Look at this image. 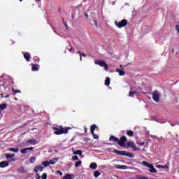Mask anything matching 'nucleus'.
Segmentation results:
<instances>
[{"instance_id": "f257e3e1", "label": "nucleus", "mask_w": 179, "mask_h": 179, "mask_svg": "<svg viewBox=\"0 0 179 179\" xmlns=\"http://www.w3.org/2000/svg\"><path fill=\"white\" fill-rule=\"evenodd\" d=\"M52 129L54 130V134L55 135H62L64 134H68V131L71 129L70 127L64 128L62 126H57L53 127Z\"/></svg>"}, {"instance_id": "f03ea898", "label": "nucleus", "mask_w": 179, "mask_h": 179, "mask_svg": "<svg viewBox=\"0 0 179 179\" xmlns=\"http://www.w3.org/2000/svg\"><path fill=\"white\" fill-rule=\"evenodd\" d=\"M113 152L114 153H116V155H119L120 156H127V157H134V155L127 151H120L117 150H115Z\"/></svg>"}, {"instance_id": "7ed1b4c3", "label": "nucleus", "mask_w": 179, "mask_h": 179, "mask_svg": "<svg viewBox=\"0 0 179 179\" xmlns=\"http://www.w3.org/2000/svg\"><path fill=\"white\" fill-rule=\"evenodd\" d=\"M143 166H145V167H148L150 173H157V170H156V168L153 166V164H149L146 162H143Z\"/></svg>"}, {"instance_id": "20e7f679", "label": "nucleus", "mask_w": 179, "mask_h": 179, "mask_svg": "<svg viewBox=\"0 0 179 179\" xmlns=\"http://www.w3.org/2000/svg\"><path fill=\"white\" fill-rule=\"evenodd\" d=\"M94 62L96 65H99V66H102V68H104L105 71H107L108 65H107L105 62L102 60H95Z\"/></svg>"}, {"instance_id": "39448f33", "label": "nucleus", "mask_w": 179, "mask_h": 179, "mask_svg": "<svg viewBox=\"0 0 179 179\" xmlns=\"http://www.w3.org/2000/svg\"><path fill=\"white\" fill-rule=\"evenodd\" d=\"M152 99L154 101L159 103L160 101V92L155 91L152 93Z\"/></svg>"}, {"instance_id": "423d86ee", "label": "nucleus", "mask_w": 179, "mask_h": 179, "mask_svg": "<svg viewBox=\"0 0 179 179\" xmlns=\"http://www.w3.org/2000/svg\"><path fill=\"white\" fill-rule=\"evenodd\" d=\"M115 24L119 27L120 29H121V27H124L125 26H127V21L125 20H122L121 22H115Z\"/></svg>"}, {"instance_id": "0eeeda50", "label": "nucleus", "mask_w": 179, "mask_h": 179, "mask_svg": "<svg viewBox=\"0 0 179 179\" xmlns=\"http://www.w3.org/2000/svg\"><path fill=\"white\" fill-rule=\"evenodd\" d=\"M127 141V137L122 136L120 140H118L117 143L122 148H125V142Z\"/></svg>"}, {"instance_id": "6e6552de", "label": "nucleus", "mask_w": 179, "mask_h": 179, "mask_svg": "<svg viewBox=\"0 0 179 179\" xmlns=\"http://www.w3.org/2000/svg\"><path fill=\"white\" fill-rule=\"evenodd\" d=\"M127 146H129V148H132L134 150H139V148H136V145L134 141H129L127 143Z\"/></svg>"}, {"instance_id": "1a4fd4ad", "label": "nucleus", "mask_w": 179, "mask_h": 179, "mask_svg": "<svg viewBox=\"0 0 179 179\" xmlns=\"http://www.w3.org/2000/svg\"><path fill=\"white\" fill-rule=\"evenodd\" d=\"M135 96H139V92L131 90L129 92V97H135Z\"/></svg>"}, {"instance_id": "9d476101", "label": "nucleus", "mask_w": 179, "mask_h": 179, "mask_svg": "<svg viewBox=\"0 0 179 179\" xmlns=\"http://www.w3.org/2000/svg\"><path fill=\"white\" fill-rule=\"evenodd\" d=\"M9 166V162L8 161H2L0 162V168L5 169V167H8Z\"/></svg>"}, {"instance_id": "9b49d317", "label": "nucleus", "mask_w": 179, "mask_h": 179, "mask_svg": "<svg viewBox=\"0 0 179 179\" xmlns=\"http://www.w3.org/2000/svg\"><path fill=\"white\" fill-rule=\"evenodd\" d=\"M43 169L44 166H43L42 165H38L34 167V171L35 173H38V171H43Z\"/></svg>"}, {"instance_id": "f8f14e48", "label": "nucleus", "mask_w": 179, "mask_h": 179, "mask_svg": "<svg viewBox=\"0 0 179 179\" xmlns=\"http://www.w3.org/2000/svg\"><path fill=\"white\" fill-rule=\"evenodd\" d=\"M116 72H117V73H119L120 76H125V72L122 69H117L116 70Z\"/></svg>"}, {"instance_id": "ddd939ff", "label": "nucleus", "mask_w": 179, "mask_h": 179, "mask_svg": "<svg viewBox=\"0 0 179 179\" xmlns=\"http://www.w3.org/2000/svg\"><path fill=\"white\" fill-rule=\"evenodd\" d=\"M33 149H34V148L33 147L24 148L23 150H21V153H22V155H24L26 154V152H27V150H33Z\"/></svg>"}, {"instance_id": "4468645a", "label": "nucleus", "mask_w": 179, "mask_h": 179, "mask_svg": "<svg viewBox=\"0 0 179 179\" xmlns=\"http://www.w3.org/2000/svg\"><path fill=\"white\" fill-rule=\"evenodd\" d=\"M90 169H92V170H96L97 169V164L92 162L90 165Z\"/></svg>"}, {"instance_id": "2eb2a0df", "label": "nucleus", "mask_w": 179, "mask_h": 179, "mask_svg": "<svg viewBox=\"0 0 179 179\" xmlns=\"http://www.w3.org/2000/svg\"><path fill=\"white\" fill-rule=\"evenodd\" d=\"M24 57L25 58L26 61L27 62L30 61V53L29 52L24 53Z\"/></svg>"}, {"instance_id": "dca6fc26", "label": "nucleus", "mask_w": 179, "mask_h": 179, "mask_svg": "<svg viewBox=\"0 0 179 179\" xmlns=\"http://www.w3.org/2000/svg\"><path fill=\"white\" fill-rule=\"evenodd\" d=\"M27 143H29V145H36L37 144V141L34 139H31V140H29L27 141Z\"/></svg>"}, {"instance_id": "f3484780", "label": "nucleus", "mask_w": 179, "mask_h": 179, "mask_svg": "<svg viewBox=\"0 0 179 179\" xmlns=\"http://www.w3.org/2000/svg\"><path fill=\"white\" fill-rule=\"evenodd\" d=\"M63 179H73V175L66 174L63 177Z\"/></svg>"}, {"instance_id": "a211bd4d", "label": "nucleus", "mask_w": 179, "mask_h": 179, "mask_svg": "<svg viewBox=\"0 0 179 179\" xmlns=\"http://www.w3.org/2000/svg\"><path fill=\"white\" fill-rule=\"evenodd\" d=\"M57 162H58V159H56V158H55V159H50V160L49 161V165H50V164H55Z\"/></svg>"}, {"instance_id": "6ab92c4d", "label": "nucleus", "mask_w": 179, "mask_h": 179, "mask_svg": "<svg viewBox=\"0 0 179 179\" xmlns=\"http://www.w3.org/2000/svg\"><path fill=\"white\" fill-rule=\"evenodd\" d=\"M116 169H122V170H126V169H127V167L125 165H117L116 166Z\"/></svg>"}, {"instance_id": "aec40b11", "label": "nucleus", "mask_w": 179, "mask_h": 179, "mask_svg": "<svg viewBox=\"0 0 179 179\" xmlns=\"http://www.w3.org/2000/svg\"><path fill=\"white\" fill-rule=\"evenodd\" d=\"M110 141H112L113 142H118V138L111 136L110 137Z\"/></svg>"}, {"instance_id": "412c9836", "label": "nucleus", "mask_w": 179, "mask_h": 179, "mask_svg": "<svg viewBox=\"0 0 179 179\" xmlns=\"http://www.w3.org/2000/svg\"><path fill=\"white\" fill-rule=\"evenodd\" d=\"M9 152H13L14 153H17L19 152V148H8Z\"/></svg>"}, {"instance_id": "4be33fe9", "label": "nucleus", "mask_w": 179, "mask_h": 179, "mask_svg": "<svg viewBox=\"0 0 179 179\" xmlns=\"http://www.w3.org/2000/svg\"><path fill=\"white\" fill-rule=\"evenodd\" d=\"M39 66L37 64H33L32 65V71H38Z\"/></svg>"}, {"instance_id": "5701e85b", "label": "nucleus", "mask_w": 179, "mask_h": 179, "mask_svg": "<svg viewBox=\"0 0 179 179\" xmlns=\"http://www.w3.org/2000/svg\"><path fill=\"white\" fill-rule=\"evenodd\" d=\"M42 166H43L44 167H48V166H50V162L49 161H44L42 162Z\"/></svg>"}, {"instance_id": "b1692460", "label": "nucleus", "mask_w": 179, "mask_h": 179, "mask_svg": "<svg viewBox=\"0 0 179 179\" xmlns=\"http://www.w3.org/2000/svg\"><path fill=\"white\" fill-rule=\"evenodd\" d=\"M73 155H78L79 156H82V150H76V151H73Z\"/></svg>"}, {"instance_id": "393cba45", "label": "nucleus", "mask_w": 179, "mask_h": 179, "mask_svg": "<svg viewBox=\"0 0 179 179\" xmlns=\"http://www.w3.org/2000/svg\"><path fill=\"white\" fill-rule=\"evenodd\" d=\"M156 167L157 169H169V166H167V165H164V166H163V165H157Z\"/></svg>"}, {"instance_id": "a878e982", "label": "nucleus", "mask_w": 179, "mask_h": 179, "mask_svg": "<svg viewBox=\"0 0 179 179\" xmlns=\"http://www.w3.org/2000/svg\"><path fill=\"white\" fill-rule=\"evenodd\" d=\"M96 128H97V126H96L95 124H93L91 126V134H93V133H94V129H96Z\"/></svg>"}, {"instance_id": "bb28decb", "label": "nucleus", "mask_w": 179, "mask_h": 179, "mask_svg": "<svg viewBox=\"0 0 179 179\" xmlns=\"http://www.w3.org/2000/svg\"><path fill=\"white\" fill-rule=\"evenodd\" d=\"M5 157H6V159H12V157H15V154L10 155V154H6Z\"/></svg>"}, {"instance_id": "cd10ccee", "label": "nucleus", "mask_w": 179, "mask_h": 179, "mask_svg": "<svg viewBox=\"0 0 179 179\" xmlns=\"http://www.w3.org/2000/svg\"><path fill=\"white\" fill-rule=\"evenodd\" d=\"M6 107H8V105H6V103L0 105V111L1 110H5L6 108Z\"/></svg>"}, {"instance_id": "c85d7f7f", "label": "nucleus", "mask_w": 179, "mask_h": 179, "mask_svg": "<svg viewBox=\"0 0 179 179\" xmlns=\"http://www.w3.org/2000/svg\"><path fill=\"white\" fill-rule=\"evenodd\" d=\"M94 177H95V178H98V177H100V172L96 171L94 172Z\"/></svg>"}, {"instance_id": "c756f323", "label": "nucleus", "mask_w": 179, "mask_h": 179, "mask_svg": "<svg viewBox=\"0 0 179 179\" xmlns=\"http://www.w3.org/2000/svg\"><path fill=\"white\" fill-rule=\"evenodd\" d=\"M105 85L106 86H109L110 85V78H106V80H105Z\"/></svg>"}, {"instance_id": "7c9ffc66", "label": "nucleus", "mask_w": 179, "mask_h": 179, "mask_svg": "<svg viewBox=\"0 0 179 179\" xmlns=\"http://www.w3.org/2000/svg\"><path fill=\"white\" fill-rule=\"evenodd\" d=\"M81 165H82V161H78L76 162V164H75L76 167H80V166Z\"/></svg>"}, {"instance_id": "2f4dec72", "label": "nucleus", "mask_w": 179, "mask_h": 179, "mask_svg": "<svg viewBox=\"0 0 179 179\" xmlns=\"http://www.w3.org/2000/svg\"><path fill=\"white\" fill-rule=\"evenodd\" d=\"M128 136H134V131L129 130L127 131Z\"/></svg>"}, {"instance_id": "473e14b6", "label": "nucleus", "mask_w": 179, "mask_h": 179, "mask_svg": "<svg viewBox=\"0 0 179 179\" xmlns=\"http://www.w3.org/2000/svg\"><path fill=\"white\" fill-rule=\"evenodd\" d=\"M36 157H33L30 158L29 162L30 163L32 164V163H34V162H36Z\"/></svg>"}, {"instance_id": "72a5a7b5", "label": "nucleus", "mask_w": 179, "mask_h": 179, "mask_svg": "<svg viewBox=\"0 0 179 179\" xmlns=\"http://www.w3.org/2000/svg\"><path fill=\"white\" fill-rule=\"evenodd\" d=\"M136 178L137 179H149V178H147L146 176H137Z\"/></svg>"}, {"instance_id": "f704fd0d", "label": "nucleus", "mask_w": 179, "mask_h": 179, "mask_svg": "<svg viewBox=\"0 0 179 179\" xmlns=\"http://www.w3.org/2000/svg\"><path fill=\"white\" fill-rule=\"evenodd\" d=\"M13 92H14V94H16V93H21L20 90H19L13 89Z\"/></svg>"}, {"instance_id": "c9c22d12", "label": "nucleus", "mask_w": 179, "mask_h": 179, "mask_svg": "<svg viewBox=\"0 0 179 179\" xmlns=\"http://www.w3.org/2000/svg\"><path fill=\"white\" fill-rule=\"evenodd\" d=\"M78 53L80 54V60L82 61V56L83 57H86V55H85V54L82 55V53H80V52H78Z\"/></svg>"}, {"instance_id": "e433bc0d", "label": "nucleus", "mask_w": 179, "mask_h": 179, "mask_svg": "<svg viewBox=\"0 0 179 179\" xmlns=\"http://www.w3.org/2000/svg\"><path fill=\"white\" fill-rule=\"evenodd\" d=\"M71 160H79V157H78V156H73L72 157Z\"/></svg>"}, {"instance_id": "4c0bfd02", "label": "nucleus", "mask_w": 179, "mask_h": 179, "mask_svg": "<svg viewBox=\"0 0 179 179\" xmlns=\"http://www.w3.org/2000/svg\"><path fill=\"white\" fill-rule=\"evenodd\" d=\"M92 136H93L94 139H99V136L94 134V133H93Z\"/></svg>"}, {"instance_id": "58836bf2", "label": "nucleus", "mask_w": 179, "mask_h": 179, "mask_svg": "<svg viewBox=\"0 0 179 179\" xmlns=\"http://www.w3.org/2000/svg\"><path fill=\"white\" fill-rule=\"evenodd\" d=\"M42 179H47V173H43L42 175Z\"/></svg>"}, {"instance_id": "ea45409f", "label": "nucleus", "mask_w": 179, "mask_h": 179, "mask_svg": "<svg viewBox=\"0 0 179 179\" xmlns=\"http://www.w3.org/2000/svg\"><path fill=\"white\" fill-rule=\"evenodd\" d=\"M56 174H59V176H62V172H61V171H57Z\"/></svg>"}, {"instance_id": "a19ab883", "label": "nucleus", "mask_w": 179, "mask_h": 179, "mask_svg": "<svg viewBox=\"0 0 179 179\" xmlns=\"http://www.w3.org/2000/svg\"><path fill=\"white\" fill-rule=\"evenodd\" d=\"M176 29L178 33L179 34V25L178 24L176 25Z\"/></svg>"}, {"instance_id": "79ce46f5", "label": "nucleus", "mask_w": 179, "mask_h": 179, "mask_svg": "<svg viewBox=\"0 0 179 179\" xmlns=\"http://www.w3.org/2000/svg\"><path fill=\"white\" fill-rule=\"evenodd\" d=\"M37 177H36V179H40V178H41V177L40 176V175L38 174V173H37Z\"/></svg>"}, {"instance_id": "37998d69", "label": "nucleus", "mask_w": 179, "mask_h": 179, "mask_svg": "<svg viewBox=\"0 0 179 179\" xmlns=\"http://www.w3.org/2000/svg\"><path fill=\"white\" fill-rule=\"evenodd\" d=\"M93 23L94 25L97 26V22H96L95 20L93 21Z\"/></svg>"}, {"instance_id": "c03bdc74", "label": "nucleus", "mask_w": 179, "mask_h": 179, "mask_svg": "<svg viewBox=\"0 0 179 179\" xmlns=\"http://www.w3.org/2000/svg\"><path fill=\"white\" fill-rule=\"evenodd\" d=\"M8 97H9V95H6V96H5L6 99H8Z\"/></svg>"}, {"instance_id": "a18cd8bd", "label": "nucleus", "mask_w": 179, "mask_h": 179, "mask_svg": "<svg viewBox=\"0 0 179 179\" xmlns=\"http://www.w3.org/2000/svg\"><path fill=\"white\" fill-rule=\"evenodd\" d=\"M140 145H145V143H140Z\"/></svg>"}, {"instance_id": "49530a36", "label": "nucleus", "mask_w": 179, "mask_h": 179, "mask_svg": "<svg viewBox=\"0 0 179 179\" xmlns=\"http://www.w3.org/2000/svg\"><path fill=\"white\" fill-rule=\"evenodd\" d=\"M85 132H87L86 127H85Z\"/></svg>"}, {"instance_id": "de8ad7c7", "label": "nucleus", "mask_w": 179, "mask_h": 179, "mask_svg": "<svg viewBox=\"0 0 179 179\" xmlns=\"http://www.w3.org/2000/svg\"><path fill=\"white\" fill-rule=\"evenodd\" d=\"M69 51H70V52H72V49H70Z\"/></svg>"}, {"instance_id": "09e8293b", "label": "nucleus", "mask_w": 179, "mask_h": 179, "mask_svg": "<svg viewBox=\"0 0 179 179\" xmlns=\"http://www.w3.org/2000/svg\"><path fill=\"white\" fill-rule=\"evenodd\" d=\"M85 15L86 17H87V13H85Z\"/></svg>"}, {"instance_id": "8fccbe9b", "label": "nucleus", "mask_w": 179, "mask_h": 179, "mask_svg": "<svg viewBox=\"0 0 179 179\" xmlns=\"http://www.w3.org/2000/svg\"><path fill=\"white\" fill-rule=\"evenodd\" d=\"M1 97H3V94H1Z\"/></svg>"}, {"instance_id": "3c124183", "label": "nucleus", "mask_w": 179, "mask_h": 179, "mask_svg": "<svg viewBox=\"0 0 179 179\" xmlns=\"http://www.w3.org/2000/svg\"><path fill=\"white\" fill-rule=\"evenodd\" d=\"M120 68H122V65H120Z\"/></svg>"}, {"instance_id": "603ef678", "label": "nucleus", "mask_w": 179, "mask_h": 179, "mask_svg": "<svg viewBox=\"0 0 179 179\" xmlns=\"http://www.w3.org/2000/svg\"><path fill=\"white\" fill-rule=\"evenodd\" d=\"M0 115H1V110H0ZM0 120H1V116H0Z\"/></svg>"}, {"instance_id": "864d4df0", "label": "nucleus", "mask_w": 179, "mask_h": 179, "mask_svg": "<svg viewBox=\"0 0 179 179\" xmlns=\"http://www.w3.org/2000/svg\"><path fill=\"white\" fill-rule=\"evenodd\" d=\"M20 2H22V1H23V0H20Z\"/></svg>"}, {"instance_id": "5fc2aeb1", "label": "nucleus", "mask_w": 179, "mask_h": 179, "mask_svg": "<svg viewBox=\"0 0 179 179\" xmlns=\"http://www.w3.org/2000/svg\"><path fill=\"white\" fill-rule=\"evenodd\" d=\"M15 100H17V99L15 98Z\"/></svg>"}]
</instances>
